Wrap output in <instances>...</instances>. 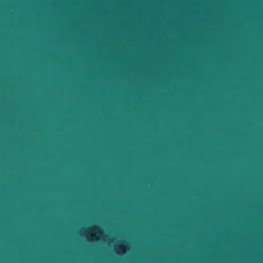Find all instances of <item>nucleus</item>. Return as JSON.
Returning a JSON list of instances; mask_svg holds the SVG:
<instances>
[{"label":"nucleus","mask_w":263,"mask_h":263,"mask_svg":"<svg viewBox=\"0 0 263 263\" xmlns=\"http://www.w3.org/2000/svg\"><path fill=\"white\" fill-rule=\"evenodd\" d=\"M96 229H100V228L97 227V228H96Z\"/></svg>","instance_id":"obj_1"}]
</instances>
